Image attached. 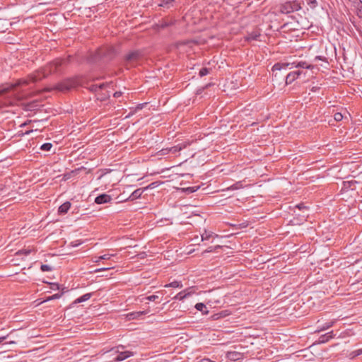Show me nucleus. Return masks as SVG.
<instances>
[{
  "instance_id": "8fccbe9b",
  "label": "nucleus",
  "mask_w": 362,
  "mask_h": 362,
  "mask_svg": "<svg viewBox=\"0 0 362 362\" xmlns=\"http://www.w3.org/2000/svg\"><path fill=\"white\" fill-rule=\"evenodd\" d=\"M52 289H59V284H52Z\"/></svg>"
},
{
  "instance_id": "37998d69",
  "label": "nucleus",
  "mask_w": 362,
  "mask_h": 362,
  "mask_svg": "<svg viewBox=\"0 0 362 362\" xmlns=\"http://www.w3.org/2000/svg\"><path fill=\"white\" fill-rule=\"evenodd\" d=\"M62 293H55V294L52 295V298L54 300L59 299L62 297Z\"/></svg>"
},
{
  "instance_id": "393cba45",
  "label": "nucleus",
  "mask_w": 362,
  "mask_h": 362,
  "mask_svg": "<svg viewBox=\"0 0 362 362\" xmlns=\"http://www.w3.org/2000/svg\"><path fill=\"white\" fill-rule=\"evenodd\" d=\"M354 9L356 10V15L360 18H362V1L360 2V4H358H358L356 6H355L354 7Z\"/></svg>"
},
{
  "instance_id": "9d476101",
  "label": "nucleus",
  "mask_w": 362,
  "mask_h": 362,
  "mask_svg": "<svg viewBox=\"0 0 362 362\" xmlns=\"http://www.w3.org/2000/svg\"><path fill=\"white\" fill-rule=\"evenodd\" d=\"M134 355L133 352L129 351H121L118 354L117 357L115 358V361L119 362L125 360Z\"/></svg>"
},
{
  "instance_id": "c85d7f7f",
  "label": "nucleus",
  "mask_w": 362,
  "mask_h": 362,
  "mask_svg": "<svg viewBox=\"0 0 362 362\" xmlns=\"http://www.w3.org/2000/svg\"><path fill=\"white\" fill-rule=\"evenodd\" d=\"M362 354V349H357V350H355L354 351H352L350 354H349V356L351 358H354L358 356H360Z\"/></svg>"
},
{
  "instance_id": "7c9ffc66",
  "label": "nucleus",
  "mask_w": 362,
  "mask_h": 362,
  "mask_svg": "<svg viewBox=\"0 0 362 362\" xmlns=\"http://www.w3.org/2000/svg\"><path fill=\"white\" fill-rule=\"evenodd\" d=\"M220 245H216V246H211L209 247L206 250H205L203 253H209L216 251L217 249L220 248Z\"/></svg>"
},
{
  "instance_id": "f704fd0d",
  "label": "nucleus",
  "mask_w": 362,
  "mask_h": 362,
  "mask_svg": "<svg viewBox=\"0 0 362 362\" xmlns=\"http://www.w3.org/2000/svg\"><path fill=\"white\" fill-rule=\"evenodd\" d=\"M199 188V187H189L185 189V192L188 193H193L196 192Z\"/></svg>"
},
{
  "instance_id": "423d86ee",
  "label": "nucleus",
  "mask_w": 362,
  "mask_h": 362,
  "mask_svg": "<svg viewBox=\"0 0 362 362\" xmlns=\"http://www.w3.org/2000/svg\"><path fill=\"white\" fill-rule=\"evenodd\" d=\"M190 144H191L190 141H185L179 143L177 145H175V146H173L172 147H169V151H170L171 153L175 154V153L180 152V151L186 148Z\"/></svg>"
},
{
  "instance_id": "09e8293b",
  "label": "nucleus",
  "mask_w": 362,
  "mask_h": 362,
  "mask_svg": "<svg viewBox=\"0 0 362 362\" xmlns=\"http://www.w3.org/2000/svg\"><path fill=\"white\" fill-rule=\"evenodd\" d=\"M315 60L317 61V60H322V61H324L325 60V57H322V56H316L315 57Z\"/></svg>"
},
{
  "instance_id": "cd10ccee",
  "label": "nucleus",
  "mask_w": 362,
  "mask_h": 362,
  "mask_svg": "<svg viewBox=\"0 0 362 362\" xmlns=\"http://www.w3.org/2000/svg\"><path fill=\"white\" fill-rule=\"evenodd\" d=\"M52 146L51 143H45L41 146L40 149L45 151H49Z\"/></svg>"
},
{
  "instance_id": "f8f14e48",
  "label": "nucleus",
  "mask_w": 362,
  "mask_h": 362,
  "mask_svg": "<svg viewBox=\"0 0 362 362\" xmlns=\"http://www.w3.org/2000/svg\"><path fill=\"white\" fill-rule=\"evenodd\" d=\"M145 191V189L144 188H139V189H136V190H134L130 195L129 197L127 199V200H131V201H133V200H135L136 199H139L141 197V194L144 193V192Z\"/></svg>"
},
{
  "instance_id": "5fc2aeb1",
  "label": "nucleus",
  "mask_w": 362,
  "mask_h": 362,
  "mask_svg": "<svg viewBox=\"0 0 362 362\" xmlns=\"http://www.w3.org/2000/svg\"><path fill=\"white\" fill-rule=\"evenodd\" d=\"M202 362H214V361H211L209 358H205L202 359Z\"/></svg>"
},
{
  "instance_id": "aec40b11",
  "label": "nucleus",
  "mask_w": 362,
  "mask_h": 362,
  "mask_svg": "<svg viewBox=\"0 0 362 362\" xmlns=\"http://www.w3.org/2000/svg\"><path fill=\"white\" fill-rule=\"evenodd\" d=\"M92 294L88 293H86L83 296H81V297L76 298L73 303L74 304H76V303H83V302H85L88 300H89L91 297Z\"/></svg>"
},
{
  "instance_id": "473e14b6",
  "label": "nucleus",
  "mask_w": 362,
  "mask_h": 362,
  "mask_svg": "<svg viewBox=\"0 0 362 362\" xmlns=\"http://www.w3.org/2000/svg\"><path fill=\"white\" fill-rule=\"evenodd\" d=\"M355 183H356V182L354 180L344 182V185L346 187H351L352 189H354L353 186Z\"/></svg>"
},
{
  "instance_id": "2eb2a0df",
  "label": "nucleus",
  "mask_w": 362,
  "mask_h": 362,
  "mask_svg": "<svg viewBox=\"0 0 362 362\" xmlns=\"http://www.w3.org/2000/svg\"><path fill=\"white\" fill-rule=\"evenodd\" d=\"M260 37V33L259 31H253L250 33H248L245 37V40L247 41H252V40H258Z\"/></svg>"
},
{
  "instance_id": "9b49d317",
  "label": "nucleus",
  "mask_w": 362,
  "mask_h": 362,
  "mask_svg": "<svg viewBox=\"0 0 362 362\" xmlns=\"http://www.w3.org/2000/svg\"><path fill=\"white\" fill-rule=\"evenodd\" d=\"M334 334L333 331H330L319 337L318 343L324 344L329 341L331 339L334 338Z\"/></svg>"
},
{
  "instance_id": "c756f323",
  "label": "nucleus",
  "mask_w": 362,
  "mask_h": 362,
  "mask_svg": "<svg viewBox=\"0 0 362 362\" xmlns=\"http://www.w3.org/2000/svg\"><path fill=\"white\" fill-rule=\"evenodd\" d=\"M30 252H31V250H30V249H22V250H18L16 252V255H28L30 254Z\"/></svg>"
},
{
  "instance_id": "ea45409f",
  "label": "nucleus",
  "mask_w": 362,
  "mask_h": 362,
  "mask_svg": "<svg viewBox=\"0 0 362 362\" xmlns=\"http://www.w3.org/2000/svg\"><path fill=\"white\" fill-rule=\"evenodd\" d=\"M349 1L351 3V6L354 7L357 4L358 5V4H360V2L362 1L361 0H349Z\"/></svg>"
},
{
  "instance_id": "4468645a",
  "label": "nucleus",
  "mask_w": 362,
  "mask_h": 362,
  "mask_svg": "<svg viewBox=\"0 0 362 362\" xmlns=\"http://www.w3.org/2000/svg\"><path fill=\"white\" fill-rule=\"evenodd\" d=\"M71 204L70 202H66L59 206L58 209V213L59 214H65L70 209Z\"/></svg>"
},
{
  "instance_id": "58836bf2",
  "label": "nucleus",
  "mask_w": 362,
  "mask_h": 362,
  "mask_svg": "<svg viewBox=\"0 0 362 362\" xmlns=\"http://www.w3.org/2000/svg\"><path fill=\"white\" fill-rule=\"evenodd\" d=\"M160 155H162V156H165L168 153H171L170 151H169V148H163L162 150L160 151Z\"/></svg>"
},
{
  "instance_id": "2f4dec72",
  "label": "nucleus",
  "mask_w": 362,
  "mask_h": 362,
  "mask_svg": "<svg viewBox=\"0 0 362 362\" xmlns=\"http://www.w3.org/2000/svg\"><path fill=\"white\" fill-rule=\"evenodd\" d=\"M40 269L42 272H50L52 270V268L51 266L48 265V264H42L41 267H40Z\"/></svg>"
},
{
  "instance_id": "f257e3e1",
  "label": "nucleus",
  "mask_w": 362,
  "mask_h": 362,
  "mask_svg": "<svg viewBox=\"0 0 362 362\" xmlns=\"http://www.w3.org/2000/svg\"><path fill=\"white\" fill-rule=\"evenodd\" d=\"M66 63H67L66 59H57L41 70L29 76L28 78H21L15 83H6L0 86V95L4 96L5 100L4 105H11L16 100L21 99L22 97L19 95V87L28 85L30 82H37L48 75L59 71L60 67Z\"/></svg>"
},
{
  "instance_id": "5701e85b",
  "label": "nucleus",
  "mask_w": 362,
  "mask_h": 362,
  "mask_svg": "<svg viewBox=\"0 0 362 362\" xmlns=\"http://www.w3.org/2000/svg\"><path fill=\"white\" fill-rule=\"evenodd\" d=\"M189 295V293H186V291H182L178 293L175 297L174 299L178 300H183L187 296Z\"/></svg>"
},
{
  "instance_id": "864d4df0",
  "label": "nucleus",
  "mask_w": 362,
  "mask_h": 362,
  "mask_svg": "<svg viewBox=\"0 0 362 362\" xmlns=\"http://www.w3.org/2000/svg\"><path fill=\"white\" fill-rule=\"evenodd\" d=\"M52 300H54V299L52 298V296H49V297H48L47 299H45L44 301H45V302H47V301Z\"/></svg>"
},
{
  "instance_id": "c03bdc74",
  "label": "nucleus",
  "mask_w": 362,
  "mask_h": 362,
  "mask_svg": "<svg viewBox=\"0 0 362 362\" xmlns=\"http://www.w3.org/2000/svg\"><path fill=\"white\" fill-rule=\"evenodd\" d=\"M122 94H123V93L122 91H116L114 93L113 96L115 98H119V97L122 96Z\"/></svg>"
},
{
  "instance_id": "4be33fe9",
  "label": "nucleus",
  "mask_w": 362,
  "mask_h": 362,
  "mask_svg": "<svg viewBox=\"0 0 362 362\" xmlns=\"http://www.w3.org/2000/svg\"><path fill=\"white\" fill-rule=\"evenodd\" d=\"M114 254H105L98 257H95V259L93 260L95 263H99V262L102 259H110L112 257H114Z\"/></svg>"
},
{
  "instance_id": "c9c22d12",
  "label": "nucleus",
  "mask_w": 362,
  "mask_h": 362,
  "mask_svg": "<svg viewBox=\"0 0 362 362\" xmlns=\"http://www.w3.org/2000/svg\"><path fill=\"white\" fill-rule=\"evenodd\" d=\"M114 267H101V268H98V269H96L93 271L94 273H98V272H103V271H107V270H110L111 269H113Z\"/></svg>"
},
{
  "instance_id": "a211bd4d",
  "label": "nucleus",
  "mask_w": 362,
  "mask_h": 362,
  "mask_svg": "<svg viewBox=\"0 0 362 362\" xmlns=\"http://www.w3.org/2000/svg\"><path fill=\"white\" fill-rule=\"evenodd\" d=\"M194 308L202 313L203 315H206L209 313V310L205 304L203 303H198L195 305Z\"/></svg>"
},
{
  "instance_id": "39448f33",
  "label": "nucleus",
  "mask_w": 362,
  "mask_h": 362,
  "mask_svg": "<svg viewBox=\"0 0 362 362\" xmlns=\"http://www.w3.org/2000/svg\"><path fill=\"white\" fill-rule=\"evenodd\" d=\"M141 52L133 51L126 55L125 60L127 63L134 65L135 62H138L141 59Z\"/></svg>"
},
{
  "instance_id": "de8ad7c7",
  "label": "nucleus",
  "mask_w": 362,
  "mask_h": 362,
  "mask_svg": "<svg viewBox=\"0 0 362 362\" xmlns=\"http://www.w3.org/2000/svg\"><path fill=\"white\" fill-rule=\"evenodd\" d=\"M8 334L0 336V343L8 337Z\"/></svg>"
},
{
  "instance_id": "6e6d98bb",
  "label": "nucleus",
  "mask_w": 362,
  "mask_h": 362,
  "mask_svg": "<svg viewBox=\"0 0 362 362\" xmlns=\"http://www.w3.org/2000/svg\"><path fill=\"white\" fill-rule=\"evenodd\" d=\"M16 342L15 341H9L8 342H6V344H15Z\"/></svg>"
},
{
  "instance_id": "a18cd8bd",
  "label": "nucleus",
  "mask_w": 362,
  "mask_h": 362,
  "mask_svg": "<svg viewBox=\"0 0 362 362\" xmlns=\"http://www.w3.org/2000/svg\"><path fill=\"white\" fill-rule=\"evenodd\" d=\"M71 245L72 247H77L81 245V242H79L78 240H76V241L71 242Z\"/></svg>"
},
{
  "instance_id": "a19ab883",
  "label": "nucleus",
  "mask_w": 362,
  "mask_h": 362,
  "mask_svg": "<svg viewBox=\"0 0 362 362\" xmlns=\"http://www.w3.org/2000/svg\"><path fill=\"white\" fill-rule=\"evenodd\" d=\"M172 24H173V22H163V23H161L160 27L162 28H165L166 27L171 25Z\"/></svg>"
},
{
  "instance_id": "79ce46f5",
  "label": "nucleus",
  "mask_w": 362,
  "mask_h": 362,
  "mask_svg": "<svg viewBox=\"0 0 362 362\" xmlns=\"http://www.w3.org/2000/svg\"><path fill=\"white\" fill-rule=\"evenodd\" d=\"M90 90L92 91H95V92H98L100 90V86H98V85H93L91 86L90 87Z\"/></svg>"
},
{
  "instance_id": "20e7f679",
  "label": "nucleus",
  "mask_w": 362,
  "mask_h": 362,
  "mask_svg": "<svg viewBox=\"0 0 362 362\" xmlns=\"http://www.w3.org/2000/svg\"><path fill=\"white\" fill-rule=\"evenodd\" d=\"M78 85V81L75 78L64 80L57 86V89L61 91L69 90Z\"/></svg>"
},
{
  "instance_id": "603ef678",
  "label": "nucleus",
  "mask_w": 362,
  "mask_h": 362,
  "mask_svg": "<svg viewBox=\"0 0 362 362\" xmlns=\"http://www.w3.org/2000/svg\"><path fill=\"white\" fill-rule=\"evenodd\" d=\"M154 185H155V183H151L149 185H148L146 187H145L144 189H145V190L147 189H151V188L154 187Z\"/></svg>"
},
{
  "instance_id": "4c0bfd02",
  "label": "nucleus",
  "mask_w": 362,
  "mask_h": 362,
  "mask_svg": "<svg viewBox=\"0 0 362 362\" xmlns=\"http://www.w3.org/2000/svg\"><path fill=\"white\" fill-rule=\"evenodd\" d=\"M158 298V296L157 295H151L148 296L146 298V299L148 301H155Z\"/></svg>"
},
{
  "instance_id": "1a4fd4ad",
  "label": "nucleus",
  "mask_w": 362,
  "mask_h": 362,
  "mask_svg": "<svg viewBox=\"0 0 362 362\" xmlns=\"http://www.w3.org/2000/svg\"><path fill=\"white\" fill-rule=\"evenodd\" d=\"M112 200V197L110 195L107 194H103L95 197V202L97 204H103L109 203Z\"/></svg>"
},
{
  "instance_id": "6ab92c4d",
  "label": "nucleus",
  "mask_w": 362,
  "mask_h": 362,
  "mask_svg": "<svg viewBox=\"0 0 362 362\" xmlns=\"http://www.w3.org/2000/svg\"><path fill=\"white\" fill-rule=\"evenodd\" d=\"M147 311H139V312H132V313H130L127 315V317L130 320H133V319H137L139 318L140 316L143 315H146L147 314Z\"/></svg>"
},
{
  "instance_id": "49530a36",
  "label": "nucleus",
  "mask_w": 362,
  "mask_h": 362,
  "mask_svg": "<svg viewBox=\"0 0 362 362\" xmlns=\"http://www.w3.org/2000/svg\"><path fill=\"white\" fill-rule=\"evenodd\" d=\"M110 84V83H101V84L98 85V86H100V90H102V89L106 88L107 86H108Z\"/></svg>"
},
{
  "instance_id": "f3484780",
  "label": "nucleus",
  "mask_w": 362,
  "mask_h": 362,
  "mask_svg": "<svg viewBox=\"0 0 362 362\" xmlns=\"http://www.w3.org/2000/svg\"><path fill=\"white\" fill-rule=\"evenodd\" d=\"M215 237L217 238L218 235L214 234L211 231H207L206 230L201 235L202 241L209 240V238Z\"/></svg>"
},
{
  "instance_id": "412c9836",
  "label": "nucleus",
  "mask_w": 362,
  "mask_h": 362,
  "mask_svg": "<svg viewBox=\"0 0 362 362\" xmlns=\"http://www.w3.org/2000/svg\"><path fill=\"white\" fill-rule=\"evenodd\" d=\"M243 185L242 182L239 181V182H237L235 184L230 185V187H227L226 189V191L237 190V189H240L243 188ZM223 191H225V189H223Z\"/></svg>"
},
{
  "instance_id": "bb28decb",
  "label": "nucleus",
  "mask_w": 362,
  "mask_h": 362,
  "mask_svg": "<svg viewBox=\"0 0 362 362\" xmlns=\"http://www.w3.org/2000/svg\"><path fill=\"white\" fill-rule=\"evenodd\" d=\"M211 70V69L206 67L202 68L199 71V75L200 77L205 76L210 73Z\"/></svg>"
},
{
  "instance_id": "ddd939ff",
  "label": "nucleus",
  "mask_w": 362,
  "mask_h": 362,
  "mask_svg": "<svg viewBox=\"0 0 362 362\" xmlns=\"http://www.w3.org/2000/svg\"><path fill=\"white\" fill-rule=\"evenodd\" d=\"M336 322H337V320H332L329 322H325L322 326H319L317 329L315 331V332H320L328 329L329 328L332 327L336 323Z\"/></svg>"
},
{
  "instance_id": "72a5a7b5",
  "label": "nucleus",
  "mask_w": 362,
  "mask_h": 362,
  "mask_svg": "<svg viewBox=\"0 0 362 362\" xmlns=\"http://www.w3.org/2000/svg\"><path fill=\"white\" fill-rule=\"evenodd\" d=\"M344 116L341 112H337L334 115V119L337 122L341 121Z\"/></svg>"
},
{
  "instance_id": "4d7b16f0",
  "label": "nucleus",
  "mask_w": 362,
  "mask_h": 362,
  "mask_svg": "<svg viewBox=\"0 0 362 362\" xmlns=\"http://www.w3.org/2000/svg\"><path fill=\"white\" fill-rule=\"evenodd\" d=\"M30 132V131H28V132H25V134H29Z\"/></svg>"
},
{
  "instance_id": "a878e982",
  "label": "nucleus",
  "mask_w": 362,
  "mask_h": 362,
  "mask_svg": "<svg viewBox=\"0 0 362 362\" xmlns=\"http://www.w3.org/2000/svg\"><path fill=\"white\" fill-rule=\"evenodd\" d=\"M305 1L306 2V4L311 9H315L318 5L317 0H305Z\"/></svg>"
},
{
  "instance_id": "7ed1b4c3",
  "label": "nucleus",
  "mask_w": 362,
  "mask_h": 362,
  "mask_svg": "<svg viewBox=\"0 0 362 362\" xmlns=\"http://www.w3.org/2000/svg\"><path fill=\"white\" fill-rule=\"evenodd\" d=\"M301 9V4L298 1H289L281 4L279 7V11L283 14H289Z\"/></svg>"
},
{
  "instance_id": "13d9d810",
  "label": "nucleus",
  "mask_w": 362,
  "mask_h": 362,
  "mask_svg": "<svg viewBox=\"0 0 362 362\" xmlns=\"http://www.w3.org/2000/svg\"><path fill=\"white\" fill-rule=\"evenodd\" d=\"M143 105H144V104L140 105V107H139V108L142 109V106H143Z\"/></svg>"
},
{
  "instance_id": "3c124183",
  "label": "nucleus",
  "mask_w": 362,
  "mask_h": 362,
  "mask_svg": "<svg viewBox=\"0 0 362 362\" xmlns=\"http://www.w3.org/2000/svg\"><path fill=\"white\" fill-rule=\"evenodd\" d=\"M296 206L299 209H306V206H305L303 204H298Z\"/></svg>"
},
{
  "instance_id": "b1692460",
  "label": "nucleus",
  "mask_w": 362,
  "mask_h": 362,
  "mask_svg": "<svg viewBox=\"0 0 362 362\" xmlns=\"http://www.w3.org/2000/svg\"><path fill=\"white\" fill-rule=\"evenodd\" d=\"M165 287H166V288H168V287L182 288V284L180 281H173V282H171L170 284H168L165 285Z\"/></svg>"
},
{
  "instance_id": "f03ea898",
  "label": "nucleus",
  "mask_w": 362,
  "mask_h": 362,
  "mask_svg": "<svg viewBox=\"0 0 362 362\" xmlns=\"http://www.w3.org/2000/svg\"><path fill=\"white\" fill-rule=\"evenodd\" d=\"M313 66L310 64H308L306 62L303 61H288V62H278L276 63L272 66V71H281L282 69H291L293 68H298V69H313Z\"/></svg>"
},
{
  "instance_id": "6e6552de",
  "label": "nucleus",
  "mask_w": 362,
  "mask_h": 362,
  "mask_svg": "<svg viewBox=\"0 0 362 362\" xmlns=\"http://www.w3.org/2000/svg\"><path fill=\"white\" fill-rule=\"evenodd\" d=\"M158 6L165 9H170L176 6V1L175 0H160L158 2Z\"/></svg>"
},
{
  "instance_id": "0eeeda50",
  "label": "nucleus",
  "mask_w": 362,
  "mask_h": 362,
  "mask_svg": "<svg viewBox=\"0 0 362 362\" xmlns=\"http://www.w3.org/2000/svg\"><path fill=\"white\" fill-rule=\"evenodd\" d=\"M302 73L303 72L300 70L293 71L290 72L286 76V84L292 83L295 80H296L302 74Z\"/></svg>"
},
{
  "instance_id": "e433bc0d",
  "label": "nucleus",
  "mask_w": 362,
  "mask_h": 362,
  "mask_svg": "<svg viewBox=\"0 0 362 362\" xmlns=\"http://www.w3.org/2000/svg\"><path fill=\"white\" fill-rule=\"evenodd\" d=\"M101 57H102V52H101V51H100V50H98V51H97V52H95V59H92L91 61H92L93 62H96V61L98 60V59L101 58Z\"/></svg>"
},
{
  "instance_id": "dca6fc26",
  "label": "nucleus",
  "mask_w": 362,
  "mask_h": 362,
  "mask_svg": "<svg viewBox=\"0 0 362 362\" xmlns=\"http://www.w3.org/2000/svg\"><path fill=\"white\" fill-rule=\"evenodd\" d=\"M226 356L231 361H237L241 358V354L237 351H228L226 354Z\"/></svg>"
}]
</instances>
